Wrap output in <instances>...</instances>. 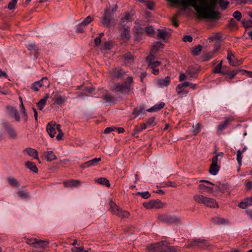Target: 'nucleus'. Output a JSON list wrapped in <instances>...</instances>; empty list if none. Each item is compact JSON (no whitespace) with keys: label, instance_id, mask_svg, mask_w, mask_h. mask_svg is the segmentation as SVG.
Masks as SVG:
<instances>
[{"label":"nucleus","instance_id":"f257e3e1","mask_svg":"<svg viewBox=\"0 0 252 252\" xmlns=\"http://www.w3.org/2000/svg\"><path fill=\"white\" fill-rule=\"evenodd\" d=\"M189 1L185 6H191L196 11L199 18L218 20L220 13L215 10L218 0H195Z\"/></svg>","mask_w":252,"mask_h":252},{"label":"nucleus","instance_id":"f03ea898","mask_svg":"<svg viewBox=\"0 0 252 252\" xmlns=\"http://www.w3.org/2000/svg\"><path fill=\"white\" fill-rule=\"evenodd\" d=\"M147 249L150 252H177V247H173L166 241H160L147 246Z\"/></svg>","mask_w":252,"mask_h":252},{"label":"nucleus","instance_id":"7ed1b4c3","mask_svg":"<svg viewBox=\"0 0 252 252\" xmlns=\"http://www.w3.org/2000/svg\"><path fill=\"white\" fill-rule=\"evenodd\" d=\"M186 248L188 249L194 248L201 250L208 249L211 244L207 240L201 238H195L188 241Z\"/></svg>","mask_w":252,"mask_h":252},{"label":"nucleus","instance_id":"20e7f679","mask_svg":"<svg viewBox=\"0 0 252 252\" xmlns=\"http://www.w3.org/2000/svg\"><path fill=\"white\" fill-rule=\"evenodd\" d=\"M195 201L198 203H202L207 207L218 208L219 205L216 200L212 198L207 197L202 195H195L193 196Z\"/></svg>","mask_w":252,"mask_h":252},{"label":"nucleus","instance_id":"39448f33","mask_svg":"<svg viewBox=\"0 0 252 252\" xmlns=\"http://www.w3.org/2000/svg\"><path fill=\"white\" fill-rule=\"evenodd\" d=\"M110 209L111 213L119 218L123 219L128 218L130 215L129 213L126 211L123 210L113 200L110 202Z\"/></svg>","mask_w":252,"mask_h":252},{"label":"nucleus","instance_id":"423d86ee","mask_svg":"<svg viewBox=\"0 0 252 252\" xmlns=\"http://www.w3.org/2000/svg\"><path fill=\"white\" fill-rule=\"evenodd\" d=\"M119 29L120 32V36L122 40L125 41H127L130 39V27L127 24L125 23L124 19H121V22L119 24Z\"/></svg>","mask_w":252,"mask_h":252},{"label":"nucleus","instance_id":"0eeeda50","mask_svg":"<svg viewBox=\"0 0 252 252\" xmlns=\"http://www.w3.org/2000/svg\"><path fill=\"white\" fill-rule=\"evenodd\" d=\"M26 243L32 247L39 249H44L48 246L49 242L47 240H42L37 238H27Z\"/></svg>","mask_w":252,"mask_h":252},{"label":"nucleus","instance_id":"6e6552de","mask_svg":"<svg viewBox=\"0 0 252 252\" xmlns=\"http://www.w3.org/2000/svg\"><path fill=\"white\" fill-rule=\"evenodd\" d=\"M117 8V5H115L111 9L109 8L105 10L103 17L101 21V23L103 26L107 28L110 27V24L112 19L113 16L116 11Z\"/></svg>","mask_w":252,"mask_h":252},{"label":"nucleus","instance_id":"1a4fd4ad","mask_svg":"<svg viewBox=\"0 0 252 252\" xmlns=\"http://www.w3.org/2000/svg\"><path fill=\"white\" fill-rule=\"evenodd\" d=\"M158 220L161 222L165 223H178L181 221V219L175 216H172L169 214H158Z\"/></svg>","mask_w":252,"mask_h":252},{"label":"nucleus","instance_id":"9d476101","mask_svg":"<svg viewBox=\"0 0 252 252\" xmlns=\"http://www.w3.org/2000/svg\"><path fill=\"white\" fill-rule=\"evenodd\" d=\"M50 85V83L48 81L47 77H45L42 78L40 80L35 82L32 83L31 86V89L35 92L39 91V88L43 86L49 88Z\"/></svg>","mask_w":252,"mask_h":252},{"label":"nucleus","instance_id":"9b49d317","mask_svg":"<svg viewBox=\"0 0 252 252\" xmlns=\"http://www.w3.org/2000/svg\"><path fill=\"white\" fill-rule=\"evenodd\" d=\"M218 155H215L212 158V163L209 168V173L213 175H216L220 170V166L218 165Z\"/></svg>","mask_w":252,"mask_h":252},{"label":"nucleus","instance_id":"f8f14e48","mask_svg":"<svg viewBox=\"0 0 252 252\" xmlns=\"http://www.w3.org/2000/svg\"><path fill=\"white\" fill-rule=\"evenodd\" d=\"M59 124H57L56 123L53 121H52L47 124L46 126V130L49 136L51 138L55 137V135L56 133V129H57V126Z\"/></svg>","mask_w":252,"mask_h":252},{"label":"nucleus","instance_id":"ddd939ff","mask_svg":"<svg viewBox=\"0 0 252 252\" xmlns=\"http://www.w3.org/2000/svg\"><path fill=\"white\" fill-rule=\"evenodd\" d=\"M63 184L65 188H73L80 186L81 182L78 180L69 179L63 181Z\"/></svg>","mask_w":252,"mask_h":252},{"label":"nucleus","instance_id":"4468645a","mask_svg":"<svg viewBox=\"0 0 252 252\" xmlns=\"http://www.w3.org/2000/svg\"><path fill=\"white\" fill-rule=\"evenodd\" d=\"M115 90L117 92L124 93L126 91L130 90V86L127 85L126 82H125L123 84L120 83H117L115 85Z\"/></svg>","mask_w":252,"mask_h":252},{"label":"nucleus","instance_id":"2eb2a0df","mask_svg":"<svg viewBox=\"0 0 252 252\" xmlns=\"http://www.w3.org/2000/svg\"><path fill=\"white\" fill-rule=\"evenodd\" d=\"M251 206H252V197L246 198L238 205L239 208L243 209Z\"/></svg>","mask_w":252,"mask_h":252},{"label":"nucleus","instance_id":"dca6fc26","mask_svg":"<svg viewBox=\"0 0 252 252\" xmlns=\"http://www.w3.org/2000/svg\"><path fill=\"white\" fill-rule=\"evenodd\" d=\"M133 32L136 38V40H138L140 36L144 33V30L140 26H135L133 29Z\"/></svg>","mask_w":252,"mask_h":252},{"label":"nucleus","instance_id":"f3484780","mask_svg":"<svg viewBox=\"0 0 252 252\" xmlns=\"http://www.w3.org/2000/svg\"><path fill=\"white\" fill-rule=\"evenodd\" d=\"M161 64V62L156 61L155 62L148 64V67L152 69V73L155 75H158L159 73V70L157 67Z\"/></svg>","mask_w":252,"mask_h":252},{"label":"nucleus","instance_id":"a211bd4d","mask_svg":"<svg viewBox=\"0 0 252 252\" xmlns=\"http://www.w3.org/2000/svg\"><path fill=\"white\" fill-rule=\"evenodd\" d=\"M25 151L30 156L33 157L34 158L37 159L39 162H40L38 156V152L36 150L32 148H28L25 150Z\"/></svg>","mask_w":252,"mask_h":252},{"label":"nucleus","instance_id":"6ab92c4d","mask_svg":"<svg viewBox=\"0 0 252 252\" xmlns=\"http://www.w3.org/2000/svg\"><path fill=\"white\" fill-rule=\"evenodd\" d=\"M164 46V45L163 43L160 42H156L151 48V52L156 54L160 48H163Z\"/></svg>","mask_w":252,"mask_h":252},{"label":"nucleus","instance_id":"aec40b11","mask_svg":"<svg viewBox=\"0 0 252 252\" xmlns=\"http://www.w3.org/2000/svg\"><path fill=\"white\" fill-rule=\"evenodd\" d=\"M126 72L121 68H116L113 70V75L117 78H121L125 75Z\"/></svg>","mask_w":252,"mask_h":252},{"label":"nucleus","instance_id":"412c9836","mask_svg":"<svg viewBox=\"0 0 252 252\" xmlns=\"http://www.w3.org/2000/svg\"><path fill=\"white\" fill-rule=\"evenodd\" d=\"M164 105H165V103L163 102H161L159 103V104H156V105L153 106V107H152L151 108L148 109L147 110V111H148L149 112H153V111H158L160 110L161 109H162V108H163Z\"/></svg>","mask_w":252,"mask_h":252},{"label":"nucleus","instance_id":"4be33fe9","mask_svg":"<svg viewBox=\"0 0 252 252\" xmlns=\"http://www.w3.org/2000/svg\"><path fill=\"white\" fill-rule=\"evenodd\" d=\"M170 83V78L169 76H166L164 79H159L158 81V84L160 87L167 86Z\"/></svg>","mask_w":252,"mask_h":252},{"label":"nucleus","instance_id":"5701e85b","mask_svg":"<svg viewBox=\"0 0 252 252\" xmlns=\"http://www.w3.org/2000/svg\"><path fill=\"white\" fill-rule=\"evenodd\" d=\"M25 165L27 168L30 169L31 171L34 173H37L38 172V169L35 164L31 161H27L25 162Z\"/></svg>","mask_w":252,"mask_h":252},{"label":"nucleus","instance_id":"b1692460","mask_svg":"<svg viewBox=\"0 0 252 252\" xmlns=\"http://www.w3.org/2000/svg\"><path fill=\"white\" fill-rule=\"evenodd\" d=\"M44 154L45 156V158L48 161H51L57 158V157L52 151H48L45 152Z\"/></svg>","mask_w":252,"mask_h":252},{"label":"nucleus","instance_id":"393cba45","mask_svg":"<svg viewBox=\"0 0 252 252\" xmlns=\"http://www.w3.org/2000/svg\"><path fill=\"white\" fill-rule=\"evenodd\" d=\"M153 208L160 209L163 208L166 203L161 202L159 200H152Z\"/></svg>","mask_w":252,"mask_h":252},{"label":"nucleus","instance_id":"a878e982","mask_svg":"<svg viewBox=\"0 0 252 252\" xmlns=\"http://www.w3.org/2000/svg\"><path fill=\"white\" fill-rule=\"evenodd\" d=\"M158 34H157V37L159 39L164 40L166 37L169 35L167 32L162 29H158Z\"/></svg>","mask_w":252,"mask_h":252},{"label":"nucleus","instance_id":"bb28decb","mask_svg":"<svg viewBox=\"0 0 252 252\" xmlns=\"http://www.w3.org/2000/svg\"><path fill=\"white\" fill-rule=\"evenodd\" d=\"M4 126L7 130L9 136L12 138L16 137V132L10 125H9L7 123H5Z\"/></svg>","mask_w":252,"mask_h":252},{"label":"nucleus","instance_id":"cd10ccee","mask_svg":"<svg viewBox=\"0 0 252 252\" xmlns=\"http://www.w3.org/2000/svg\"><path fill=\"white\" fill-rule=\"evenodd\" d=\"M124 59L126 63H131L134 60V56L128 53L124 55Z\"/></svg>","mask_w":252,"mask_h":252},{"label":"nucleus","instance_id":"c85d7f7f","mask_svg":"<svg viewBox=\"0 0 252 252\" xmlns=\"http://www.w3.org/2000/svg\"><path fill=\"white\" fill-rule=\"evenodd\" d=\"M231 121V120L229 118L226 119L223 122L221 123L218 126V130L220 131H222L227 126Z\"/></svg>","mask_w":252,"mask_h":252},{"label":"nucleus","instance_id":"c756f323","mask_svg":"<svg viewBox=\"0 0 252 252\" xmlns=\"http://www.w3.org/2000/svg\"><path fill=\"white\" fill-rule=\"evenodd\" d=\"M95 181L100 184L105 185L107 187H110V184L109 180L105 178H99L95 180Z\"/></svg>","mask_w":252,"mask_h":252},{"label":"nucleus","instance_id":"7c9ffc66","mask_svg":"<svg viewBox=\"0 0 252 252\" xmlns=\"http://www.w3.org/2000/svg\"><path fill=\"white\" fill-rule=\"evenodd\" d=\"M213 221L214 223L218 224H224L228 222V220L220 217H215L213 218Z\"/></svg>","mask_w":252,"mask_h":252},{"label":"nucleus","instance_id":"2f4dec72","mask_svg":"<svg viewBox=\"0 0 252 252\" xmlns=\"http://www.w3.org/2000/svg\"><path fill=\"white\" fill-rule=\"evenodd\" d=\"M234 57V54H233L231 50L230 49H228L227 50V59L229 61V64L232 66H235L236 65V64L232 60V57Z\"/></svg>","mask_w":252,"mask_h":252},{"label":"nucleus","instance_id":"473e14b6","mask_svg":"<svg viewBox=\"0 0 252 252\" xmlns=\"http://www.w3.org/2000/svg\"><path fill=\"white\" fill-rule=\"evenodd\" d=\"M199 188L202 192L207 191L209 193H213L214 192V189L213 188L207 187L203 184L199 185Z\"/></svg>","mask_w":252,"mask_h":252},{"label":"nucleus","instance_id":"72a5a7b5","mask_svg":"<svg viewBox=\"0 0 252 252\" xmlns=\"http://www.w3.org/2000/svg\"><path fill=\"white\" fill-rule=\"evenodd\" d=\"M48 98V94H46V96L44 97L43 98L40 99L39 101L37 103V105L38 106L39 109L40 110H42L45 105L46 101Z\"/></svg>","mask_w":252,"mask_h":252},{"label":"nucleus","instance_id":"f704fd0d","mask_svg":"<svg viewBox=\"0 0 252 252\" xmlns=\"http://www.w3.org/2000/svg\"><path fill=\"white\" fill-rule=\"evenodd\" d=\"M8 182L9 184L14 187L18 188L19 187V184L18 181L13 177H9L8 178Z\"/></svg>","mask_w":252,"mask_h":252},{"label":"nucleus","instance_id":"c9c22d12","mask_svg":"<svg viewBox=\"0 0 252 252\" xmlns=\"http://www.w3.org/2000/svg\"><path fill=\"white\" fill-rule=\"evenodd\" d=\"M155 54V53H152V52L150 51V55L148 56L146 59V60L148 62V64L156 62L155 61L156 58Z\"/></svg>","mask_w":252,"mask_h":252},{"label":"nucleus","instance_id":"e433bc0d","mask_svg":"<svg viewBox=\"0 0 252 252\" xmlns=\"http://www.w3.org/2000/svg\"><path fill=\"white\" fill-rule=\"evenodd\" d=\"M101 158H94L92 160H90L87 161L88 166H89V167H90L91 166H94V165L96 164L99 161H100L101 160Z\"/></svg>","mask_w":252,"mask_h":252},{"label":"nucleus","instance_id":"4c0bfd02","mask_svg":"<svg viewBox=\"0 0 252 252\" xmlns=\"http://www.w3.org/2000/svg\"><path fill=\"white\" fill-rule=\"evenodd\" d=\"M219 3L220 8L223 10L227 8L229 4V2L225 0H219Z\"/></svg>","mask_w":252,"mask_h":252},{"label":"nucleus","instance_id":"58836bf2","mask_svg":"<svg viewBox=\"0 0 252 252\" xmlns=\"http://www.w3.org/2000/svg\"><path fill=\"white\" fill-rule=\"evenodd\" d=\"M202 49V46L201 45H198L192 51V53L193 55H198L201 52Z\"/></svg>","mask_w":252,"mask_h":252},{"label":"nucleus","instance_id":"ea45409f","mask_svg":"<svg viewBox=\"0 0 252 252\" xmlns=\"http://www.w3.org/2000/svg\"><path fill=\"white\" fill-rule=\"evenodd\" d=\"M57 130L58 131L59 133L57 135L56 138L58 140H61L63 136V133L61 129V125H58L57 126Z\"/></svg>","mask_w":252,"mask_h":252},{"label":"nucleus","instance_id":"a19ab883","mask_svg":"<svg viewBox=\"0 0 252 252\" xmlns=\"http://www.w3.org/2000/svg\"><path fill=\"white\" fill-rule=\"evenodd\" d=\"M65 97H63L61 95L58 96L57 97L55 102L59 105H61L65 101Z\"/></svg>","mask_w":252,"mask_h":252},{"label":"nucleus","instance_id":"79ce46f5","mask_svg":"<svg viewBox=\"0 0 252 252\" xmlns=\"http://www.w3.org/2000/svg\"><path fill=\"white\" fill-rule=\"evenodd\" d=\"M213 52H207L203 54L202 57L203 58L204 61H208L211 59L213 56Z\"/></svg>","mask_w":252,"mask_h":252},{"label":"nucleus","instance_id":"37998d69","mask_svg":"<svg viewBox=\"0 0 252 252\" xmlns=\"http://www.w3.org/2000/svg\"><path fill=\"white\" fill-rule=\"evenodd\" d=\"M242 23L243 26L246 29L252 28V20H248V21L242 20Z\"/></svg>","mask_w":252,"mask_h":252},{"label":"nucleus","instance_id":"c03bdc74","mask_svg":"<svg viewBox=\"0 0 252 252\" xmlns=\"http://www.w3.org/2000/svg\"><path fill=\"white\" fill-rule=\"evenodd\" d=\"M17 193L19 196L24 198H28L30 196L28 192H25L23 190H19Z\"/></svg>","mask_w":252,"mask_h":252},{"label":"nucleus","instance_id":"a18cd8bd","mask_svg":"<svg viewBox=\"0 0 252 252\" xmlns=\"http://www.w3.org/2000/svg\"><path fill=\"white\" fill-rule=\"evenodd\" d=\"M18 0H12L8 4V8L9 10L14 9L16 7V5Z\"/></svg>","mask_w":252,"mask_h":252},{"label":"nucleus","instance_id":"49530a36","mask_svg":"<svg viewBox=\"0 0 252 252\" xmlns=\"http://www.w3.org/2000/svg\"><path fill=\"white\" fill-rule=\"evenodd\" d=\"M222 61H221L214 68L213 70L214 73H219L221 72V69L222 68Z\"/></svg>","mask_w":252,"mask_h":252},{"label":"nucleus","instance_id":"de8ad7c7","mask_svg":"<svg viewBox=\"0 0 252 252\" xmlns=\"http://www.w3.org/2000/svg\"><path fill=\"white\" fill-rule=\"evenodd\" d=\"M143 110V108L142 107H140L139 108H135L133 109L132 114L135 116V117L138 116Z\"/></svg>","mask_w":252,"mask_h":252},{"label":"nucleus","instance_id":"09e8293b","mask_svg":"<svg viewBox=\"0 0 252 252\" xmlns=\"http://www.w3.org/2000/svg\"><path fill=\"white\" fill-rule=\"evenodd\" d=\"M193 134L194 135H196L197 133H198L200 130H201V125L200 123H198L195 127H194L193 126Z\"/></svg>","mask_w":252,"mask_h":252},{"label":"nucleus","instance_id":"8fccbe9b","mask_svg":"<svg viewBox=\"0 0 252 252\" xmlns=\"http://www.w3.org/2000/svg\"><path fill=\"white\" fill-rule=\"evenodd\" d=\"M103 98L105 100L106 102L111 103L112 102L113 97L110 94L107 93L103 96Z\"/></svg>","mask_w":252,"mask_h":252},{"label":"nucleus","instance_id":"3c124183","mask_svg":"<svg viewBox=\"0 0 252 252\" xmlns=\"http://www.w3.org/2000/svg\"><path fill=\"white\" fill-rule=\"evenodd\" d=\"M7 109L8 111L9 114L11 116H13L14 113H16V111L17 110L16 109L11 106H7Z\"/></svg>","mask_w":252,"mask_h":252},{"label":"nucleus","instance_id":"603ef678","mask_svg":"<svg viewBox=\"0 0 252 252\" xmlns=\"http://www.w3.org/2000/svg\"><path fill=\"white\" fill-rule=\"evenodd\" d=\"M144 32H145L148 35L150 36L154 35V30L152 26L147 27L146 30H144Z\"/></svg>","mask_w":252,"mask_h":252},{"label":"nucleus","instance_id":"864d4df0","mask_svg":"<svg viewBox=\"0 0 252 252\" xmlns=\"http://www.w3.org/2000/svg\"><path fill=\"white\" fill-rule=\"evenodd\" d=\"M93 21V18L90 16H88L81 23L82 25L86 26L90 24Z\"/></svg>","mask_w":252,"mask_h":252},{"label":"nucleus","instance_id":"5fc2aeb1","mask_svg":"<svg viewBox=\"0 0 252 252\" xmlns=\"http://www.w3.org/2000/svg\"><path fill=\"white\" fill-rule=\"evenodd\" d=\"M136 194L140 195L142 198L145 199L149 198L150 197V194L148 191L143 192H138Z\"/></svg>","mask_w":252,"mask_h":252},{"label":"nucleus","instance_id":"6e6d98bb","mask_svg":"<svg viewBox=\"0 0 252 252\" xmlns=\"http://www.w3.org/2000/svg\"><path fill=\"white\" fill-rule=\"evenodd\" d=\"M233 16L234 18H235L237 21H240L242 18V15L240 12L238 11H236L233 14Z\"/></svg>","mask_w":252,"mask_h":252},{"label":"nucleus","instance_id":"4d7b16f0","mask_svg":"<svg viewBox=\"0 0 252 252\" xmlns=\"http://www.w3.org/2000/svg\"><path fill=\"white\" fill-rule=\"evenodd\" d=\"M242 152L240 150H238L237 152V160L239 163V165H241L242 162Z\"/></svg>","mask_w":252,"mask_h":252},{"label":"nucleus","instance_id":"13d9d810","mask_svg":"<svg viewBox=\"0 0 252 252\" xmlns=\"http://www.w3.org/2000/svg\"><path fill=\"white\" fill-rule=\"evenodd\" d=\"M238 71L235 70H233L231 72L228 74L229 79L231 80L238 73Z\"/></svg>","mask_w":252,"mask_h":252},{"label":"nucleus","instance_id":"bf43d9fd","mask_svg":"<svg viewBox=\"0 0 252 252\" xmlns=\"http://www.w3.org/2000/svg\"><path fill=\"white\" fill-rule=\"evenodd\" d=\"M184 42H191L192 41V37L190 35H185L183 37Z\"/></svg>","mask_w":252,"mask_h":252},{"label":"nucleus","instance_id":"052dcab7","mask_svg":"<svg viewBox=\"0 0 252 252\" xmlns=\"http://www.w3.org/2000/svg\"><path fill=\"white\" fill-rule=\"evenodd\" d=\"M20 106H21V109L22 110V112H23V114L24 115V116L25 117V121H27V119H28V116H27V115L26 114V109L25 108V107L24 106L23 102H22V103H21Z\"/></svg>","mask_w":252,"mask_h":252},{"label":"nucleus","instance_id":"680f3d73","mask_svg":"<svg viewBox=\"0 0 252 252\" xmlns=\"http://www.w3.org/2000/svg\"><path fill=\"white\" fill-rule=\"evenodd\" d=\"M229 27L231 28H234L237 27V23L233 19H231L229 22Z\"/></svg>","mask_w":252,"mask_h":252},{"label":"nucleus","instance_id":"e2e57ef3","mask_svg":"<svg viewBox=\"0 0 252 252\" xmlns=\"http://www.w3.org/2000/svg\"><path fill=\"white\" fill-rule=\"evenodd\" d=\"M178 15H179L178 14H176L173 17V19L172 20V21L173 25L175 27H178L179 26V24H178V23H177V16H178Z\"/></svg>","mask_w":252,"mask_h":252},{"label":"nucleus","instance_id":"0e129e2a","mask_svg":"<svg viewBox=\"0 0 252 252\" xmlns=\"http://www.w3.org/2000/svg\"><path fill=\"white\" fill-rule=\"evenodd\" d=\"M84 251L83 247H74L72 249V251L73 252H81Z\"/></svg>","mask_w":252,"mask_h":252},{"label":"nucleus","instance_id":"69168bd1","mask_svg":"<svg viewBox=\"0 0 252 252\" xmlns=\"http://www.w3.org/2000/svg\"><path fill=\"white\" fill-rule=\"evenodd\" d=\"M116 128V127H107L104 130V133H106V134L109 133L111 131L114 130Z\"/></svg>","mask_w":252,"mask_h":252},{"label":"nucleus","instance_id":"338daca9","mask_svg":"<svg viewBox=\"0 0 252 252\" xmlns=\"http://www.w3.org/2000/svg\"><path fill=\"white\" fill-rule=\"evenodd\" d=\"M221 36L220 35L219 33H217L214 36L210 37L209 38V39L211 41H213L214 40L216 39H220V38Z\"/></svg>","mask_w":252,"mask_h":252},{"label":"nucleus","instance_id":"774afa93","mask_svg":"<svg viewBox=\"0 0 252 252\" xmlns=\"http://www.w3.org/2000/svg\"><path fill=\"white\" fill-rule=\"evenodd\" d=\"M104 49L105 50H109L111 47V43L109 41H107L104 43Z\"/></svg>","mask_w":252,"mask_h":252}]
</instances>
